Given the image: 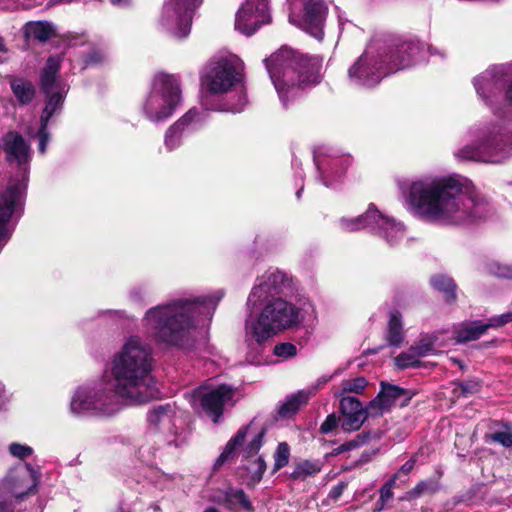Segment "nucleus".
Returning <instances> with one entry per match:
<instances>
[{"instance_id":"nucleus-1","label":"nucleus","mask_w":512,"mask_h":512,"mask_svg":"<svg viewBox=\"0 0 512 512\" xmlns=\"http://www.w3.org/2000/svg\"><path fill=\"white\" fill-rule=\"evenodd\" d=\"M151 347L137 336L125 341L111 360V379L83 384L75 389L69 410L74 416H112L122 409L123 401L142 404L159 396L151 375Z\"/></svg>"},{"instance_id":"nucleus-2","label":"nucleus","mask_w":512,"mask_h":512,"mask_svg":"<svg viewBox=\"0 0 512 512\" xmlns=\"http://www.w3.org/2000/svg\"><path fill=\"white\" fill-rule=\"evenodd\" d=\"M411 204L428 220L446 225H467L488 214L487 203L464 190L455 177L426 178L411 184Z\"/></svg>"},{"instance_id":"nucleus-3","label":"nucleus","mask_w":512,"mask_h":512,"mask_svg":"<svg viewBox=\"0 0 512 512\" xmlns=\"http://www.w3.org/2000/svg\"><path fill=\"white\" fill-rule=\"evenodd\" d=\"M418 49L414 41L390 34L376 35L350 67L348 77L355 85L373 87L386 75L409 67Z\"/></svg>"},{"instance_id":"nucleus-4","label":"nucleus","mask_w":512,"mask_h":512,"mask_svg":"<svg viewBox=\"0 0 512 512\" xmlns=\"http://www.w3.org/2000/svg\"><path fill=\"white\" fill-rule=\"evenodd\" d=\"M265 64L284 107L289 97L294 98L301 90L321 81L322 60L316 56H304L287 47L265 59Z\"/></svg>"},{"instance_id":"nucleus-5","label":"nucleus","mask_w":512,"mask_h":512,"mask_svg":"<svg viewBox=\"0 0 512 512\" xmlns=\"http://www.w3.org/2000/svg\"><path fill=\"white\" fill-rule=\"evenodd\" d=\"M2 145L7 161L15 164L18 172L0 195V242L7 241L10 237L8 222L22 208L31 160L30 144L18 132L6 133L2 138Z\"/></svg>"},{"instance_id":"nucleus-6","label":"nucleus","mask_w":512,"mask_h":512,"mask_svg":"<svg viewBox=\"0 0 512 512\" xmlns=\"http://www.w3.org/2000/svg\"><path fill=\"white\" fill-rule=\"evenodd\" d=\"M149 338L158 345L180 347L192 324V300L179 298L149 308L142 319Z\"/></svg>"},{"instance_id":"nucleus-7","label":"nucleus","mask_w":512,"mask_h":512,"mask_svg":"<svg viewBox=\"0 0 512 512\" xmlns=\"http://www.w3.org/2000/svg\"><path fill=\"white\" fill-rule=\"evenodd\" d=\"M265 303L258 319L247 320L245 342L248 348L246 360L250 364H259L263 344L271 336L283 329L299 323V309L281 297L262 300Z\"/></svg>"},{"instance_id":"nucleus-8","label":"nucleus","mask_w":512,"mask_h":512,"mask_svg":"<svg viewBox=\"0 0 512 512\" xmlns=\"http://www.w3.org/2000/svg\"><path fill=\"white\" fill-rule=\"evenodd\" d=\"M184 102L181 76L165 71L156 72L150 81L140 113L149 122L161 124L170 119Z\"/></svg>"},{"instance_id":"nucleus-9","label":"nucleus","mask_w":512,"mask_h":512,"mask_svg":"<svg viewBox=\"0 0 512 512\" xmlns=\"http://www.w3.org/2000/svg\"><path fill=\"white\" fill-rule=\"evenodd\" d=\"M63 56L60 54L50 56L40 74V88L46 96V105L40 116V127L36 134L39 140L38 150L41 154L46 152L50 139L47 125L53 115L60 112L67 92L65 83L58 77Z\"/></svg>"},{"instance_id":"nucleus-10","label":"nucleus","mask_w":512,"mask_h":512,"mask_svg":"<svg viewBox=\"0 0 512 512\" xmlns=\"http://www.w3.org/2000/svg\"><path fill=\"white\" fill-rule=\"evenodd\" d=\"M243 62L233 54L221 56L210 61L200 76L201 105L205 109H213L208 105V94L218 95L228 92L241 82Z\"/></svg>"},{"instance_id":"nucleus-11","label":"nucleus","mask_w":512,"mask_h":512,"mask_svg":"<svg viewBox=\"0 0 512 512\" xmlns=\"http://www.w3.org/2000/svg\"><path fill=\"white\" fill-rule=\"evenodd\" d=\"M512 155V134L502 125H493L476 145H467L456 153L463 160L497 163Z\"/></svg>"},{"instance_id":"nucleus-12","label":"nucleus","mask_w":512,"mask_h":512,"mask_svg":"<svg viewBox=\"0 0 512 512\" xmlns=\"http://www.w3.org/2000/svg\"><path fill=\"white\" fill-rule=\"evenodd\" d=\"M340 226L347 232L370 228L385 239L391 246L402 240L405 234L404 227L401 223L382 215L372 204L364 214L358 217L351 219L342 218L340 220Z\"/></svg>"},{"instance_id":"nucleus-13","label":"nucleus","mask_w":512,"mask_h":512,"mask_svg":"<svg viewBox=\"0 0 512 512\" xmlns=\"http://www.w3.org/2000/svg\"><path fill=\"white\" fill-rule=\"evenodd\" d=\"M175 405L170 403L152 407L147 413V436L149 441L157 444L179 447L182 443L174 421Z\"/></svg>"},{"instance_id":"nucleus-14","label":"nucleus","mask_w":512,"mask_h":512,"mask_svg":"<svg viewBox=\"0 0 512 512\" xmlns=\"http://www.w3.org/2000/svg\"><path fill=\"white\" fill-rule=\"evenodd\" d=\"M192 0H167L161 12L159 26L175 39H185L190 33Z\"/></svg>"},{"instance_id":"nucleus-15","label":"nucleus","mask_w":512,"mask_h":512,"mask_svg":"<svg viewBox=\"0 0 512 512\" xmlns=\"http://www.w3.org/2000/svg\"><path fill=\"white\" fill-rule=\"evenodd\" d=\"M41 481V471L31 464H19L9 471L3 481L4 488L16 503L35 495Z\"/></svg>"},{"instance_id":"nucleus-16","label":"nucleus","mask_w":512,"mask_h":512,"mask_svg":"<svg viewBox=\"0 0 512 512\" xmlns=\"http://www.w3.org/2000/svg\"><path fill=\"white\" fill-rule=\"evenodd\" d=\"M201 389L202 387H199L197 393L200 396L202 411L214 424H218L225 410L235 406L236 389L226 384L209 388L205 392H202ZM195 393L196 391H194Z\"/></svg>"},{"instance_id":"nucleus-17","label":"nucleus","mask_w":512,"mask_h":512,"mask_svg":"<svg viewBox=\"0 0 512 512\" xmlns=\"http://www.w3.org/2000/svg\"><path fill=\"white\" fill-rule=\"evenodd\" d=\"M270 21L268 0H246L236 13L235 29L246 36H251Z\"/></svg>"},{"instance_id":"nucleus-18","label":"nucleus","mask_w":512,"mask_h":512,"mask_svg":"<svg viewBox=\"0 0 512 512\" xmlns=\"http://www.w3.org/2000/svg\"><path fill=\"white\" fill-rule=\"evenodd\" d=\"M258 281L248 297V305L255 306L262 300L275 299L276 296L287 295L292 290V278L278 270L267 271Z\"/></svg>"},{"instance_id":"nucleus-19","label":"nucleus","mask_w":512,"mask_h":512,"mask_svg":"<svg viewBox=\"0 0 512 512\" xmlns=\"http://www.w3.org/2000/svg\"><path fill=\"white\" fill-rule=\"evenodd\" d=\"M222 297L223 292L221 291L209 295L194 296V332L197 330V336L194 335V342L197 340L203 345L206 344L214 312Z\"/></svg>"},{"instance_id":"nucleus-20","label":"nucleus","mask_w":512,"mask_h":512,"mask_svg":"<svg viewBox=\"0 0 512 512\" xmlns=\"http://www.w3.org/2000/svg\"><path fill=\"white\" fill-rule=\"evenodd\" d=\"M504 81L503 69L492 67L474 79V86L485 103L491 105L492 99L501 93Z\"/></svg>"},{"instance_id":"nucleus-21","label":"nucleus","mask_w":512,"mask_h":512,"mask_svg":"<svg viewBox=\"0 0 512 512\" xmlns=\"http://www.w3.org/2000/svg\"><path fill=\"white\" fill-rule=\"evenodd\" d=\"M340 411L343 415L341 427L346 432L358 430L368 415V406L363 408L362 403L355 397L344 396L340 400Z\"/></svg>"},{"instance_id":"nucleus-22","label":"nucleus","mask_w":512,"mask_h":512,"mask_svg":"<svg viewBox=\"0 0 512 512\" xmlns=\"http://www.w3.org/2000/svg\"><path fill=\"white\" fill-rule=\"evenodd\" d=\"M407 390L392 385L389 383L381 382V390L378 395L368 404V415L371 417H378L388 412L392 406L401 397H407Z\"/></svg>"},{"instance_id":"nucleus-23","label":"nucleus","mask_w":512,"mask_h":512,"mask_svg":"<svg viewBox=\"0 0 512 512\" xmlns=\"http://www.w3.org/2000/svg\"><path fill=\"white\" fill-rule=\"evenodd\" d=\"M192 135V109L187 110L165 131L164 146L168 151L179 149Z\"/></svg>"},{"instance_id":"nucleus-24","label":"nucleus","mask_w":512,"mask_h":512,"mask_svg":"<svg viewBox=\"0 0 512 512\" xmlns=\"http://www.w3.org/2000/svg\"><path fill=\"white\" fill-rule=\"evenodd\" d=\"M488 322L482 323L481 321L464 322L455 327V339L459 343H466L474 341L483 336L489 329Z\"/></svg>"},{"instance_id":"nucleus-25","label":"nucleus","mask_w":512,"mask_h":512,"mask_svg":"<svg viewBox=\"0 0 512 512\" xmlns=\"http://www.w3.org/2000/svg\"><path fill=\"white\" fill-rule=\"evenodd\" d=\"M309 399V393L299 391L295 394L288 396L277 409L278 419H288L292 417L302 405L306 404Z\"/></svg>"},{"instance_id":"nucleus-26","label":"nucleus","mask_w":512,"mask_h":512,"mask_svg":"<svg viewBox=\"0 0 512 512\" xmlns=\"http://www.w3.org/2000/svg\"><path fill=\"white\" fill-rule=\"evenodd\" d=\"M10 87L18 103L21 105H28L36 95L34 84L23 78L12 77L10 79Z\"/></svg>"},{"instance_id":"nucleus-27","label":"nucleus","mask_w":512,"mask_h":512,"mask_svg":"<svg viewBox=\"0 0 512 512\" xmlns=\"http://www.w3.org/2000/svg\"><path fill=\"white\" fill-rule=\"evenodd\" d=\"M404 339L402 316L399 311H392L388 321L386 340L390 346L398 347Z\"/></svg>"},{"instance_id":"nucleus-28","label":"nucleus","mask_w":512,"mask_h":512,"mask_svg":"<svg viewBox=\"0 0 512 512\" xmlns=\"http://www.w3.org/2000/svg\"><path fill=\"white\" fill-rule=\"evenodd\" d=\"M501 429L485 434L486 443H498L504 448H512V426L509 423H497Z\"/></svg>"},{"instance_id":"nucleus-29","label":"nucleus","mask_w":512,"mask_h":512,"mask_svg":"<svg viewBox=\"0 0 512 512\" xmlns=\"http://www.w3.org/2000/svg\"><path fill=\"white\" fill-rule=\"evenodd\" d=\"M27 37L45 42L54 34L53 26L48 22H30L25 26Z\"/></svg>"},{"instance_id":"nucleus-30","label":"nucleus","mask_w":512,"mask_h":512,"mask_svg":"<svg viewBox=\"0 0 512 512\" xmlns=\"http://www.w3.org/2000/svg\"><path fill=\"white\" fill-rule=\"evenodd\" d=\"M223 501L228 504V508L252 509L251 503L242 489L228 488L223 493Z\"/></svg>"},{"instance_id":"nucleus-31","label":"nucleus","mask_w":512,"mask_h":512,"mask_svg":"<svg viewBox=\"0 0 512 512\" xmlns=\"http://www.w3.org/2000/svg\"><path fill=\"white\" fill-rule=\"evenodd\" d=\"M431 285L436 290L444 293L445 300L449 303L456 299V284L453 279L445 275H435L431 278Z\"/></svg>"},{"instance_id":"nucleus-32","label":"nucleus","mask_w":512,"mask_h":512,"mask_svg":"<svg viewBox=\"0 0 512 512\" xmlns=\"http://www.w3.org/2000/svg\"><path fill=\"white\" fill-rule=\"evenodd\" d=\"M247 427H242L238 430L237 434L231 438L226 444L223 452L218 457L216 465H221L228 459L232 458L235 454L236 449L241 446L247 435Z\"/></svg>"},{"instance_id":"nucleus-33","label":"nucleus","mask_w":512,"mask_h":512,"mask_svg":"<svg viewBox=\"0 0 512 512\" xmlns=\"http://www.w3.org/2000/svg\"><path fill=\"white\" fill-rule=\"evenodd\" d=\"M440 488L438 481L427 479L420 481L414 488L406 493L405 499L413 500L425 494H433Z\"/></svg>"},{"instance_id":"nucleus-34","label":"nucleus","mask_w":512,"mask_h":512,"mask_svg":"<svg viewBox=\"0 0 512 512\" xmlns=\"http://www.w3.org/2000/svg\"><path fill=\"white\" fill-rule=\"evenodd\" d=\"M321 471V464L319 461H310L305 460L298 463L293 472L291 473V477L293 479L305 478L308 476H314Z\"/></svg>"},{"instance_id":"nucleus-35","label":"nucleus","mask_w":512,"mask_h":512,"mask_svg":"<svg viewBox=\"0 0 512 512\" xmlns=\"http://www.w3.org/2000/svg\"><path fill=\"white\" fill-rule=\"evenodd\" d=\"M368 381L364 377H357L354 379H347L341 382L342 393H356L360 394L364 391Z\"/></svg>"},{"instance_id":"nucleus-36","label":"nucleus","mask_w":512,"mask_h":512,"mask_svg":"<svg viewBox=\"0 0 512 512\" xmlns=\"http://www.w3.org/2000/svg\"><path fill=\"white\" fill-rule=\"evenodd\" d=\"M289 457V445L286 442L279 443L274 454V470L277 471L286 466L289 462Z\"/></svg>"},{"instance_id":"nucleus-37","label":"nucleus","mask_w":512,"mask_h":512,"mask_svg":"<svg viewBox=\"0 0 512 512\" xmlns=\"http://www.w3.org/2000/svg\"><path fill=\"white\" fill-rule=\"evenodd\" d=\"M398 479V474H394L380 489V498L379 501L382 503L381 507L378 508V511L387 508L386 503L390 501L393 497V488L396 486V481Z\"/></svg>"},{"instance_id":"nucleus-38","label":"nucleus","mask_w":512,"mask_h":512,"mask_svg":"<svg viewBox=\"0 0 512 512\" xmlns=\"http://www.w3.org/2000/svg\"><path fill=\"white\" fill-rule=\"evenodd\" d=\"M417 357L418 356L414 352H403L395 358V364L399 369L418 367L420 362Z\"/></svg>"},{"instance_id":"nucleus-39","label":"nucleus","mask_w":512,"mask_h":512,"mask_svg":"<svg viewBox=\"0 0 512 512\" xmlns=\"http://www.w3.org/2000/svg\"><path fill=\"white\" fill-rule=\"evenodd\" d=\"M148 478L156 487L160 489L171 488L172 486L171 476L161 471L151 470Z\"/></svg>"},{"instance_id":"nucleus-40","label":"nucleus","mask_w":512,"mask_h":512,"mask_svg":"<svg viewBox=\"0 0 512 512\" xmlns=\"http://www.w3.org/2000/svg\"><path fill=\"white\" fill-rule=\"evenodd\" d=\"M418 357H423L434 352V341L422 339L419 343L410 348Z\"/></svg>"},{"instance_id":"nucleus-41","label":"nucleus","mask_w":512,"mask_h":512,"mask_svg":"<svg viewBox=\"0 0 512 512\" xmlns=\"http://www.w3.org/2000/svg\"><path fill=\"white\" fill-rule=\"evenodd\" d=\"M457 387L461 390V395L467 397L469 395L475 394L480 390V382L476 379L462 381L455 383Z\"/></svg>"},{"instance_id":"nucleus-42","label":"nucleus","mask_w":512,"mask_h":512,"mask_svg":"<svg viewBox=\"0 0 512 512\" xmlns=\"http://www.w3.org/2000/svg\"><path fill=\"white\" fill-rule=\"evenodd\" d=\"M9 452L12 456L23 460L32 455L33 449L28 445L20 443H11L9 445Z\"/></svg>"},{"instance_id":"nucleus-43","label":"nucleus","mask_w":512,"mask_h":512,"mask_svg":"<svg viewBox=\"0 0 512 512\" xmlns=\"http://www.w3.org/2000/svg\"><path fill=\"white\" fill-rule=\"evenodd\" d=\"M273 352L278 357L289 358L296 355L297 348L292 343L284 342L277 344Z\"/></svg>"},{"instance_id":"nucleus-44","label":"nucleus","mask_w":512,"mask_h":512,"mask_svg":"<svg viewBox=\"0 0 512 512\" xmlns=\"http://www.w3.org/2000/svg\"><path fill=\"white\" fill-rule=\"evenodd\" d=\"M264 431H260L255 437L247 444L244 452L247 456H252L258 453L263 444Z\"/></svg>"},{"instance_id":"nucleus-45","label":"nucleus","mask_w":512,"mask_h":512,"mask_svg":"<svg viewBox=\"0 0 512 512\" xmlns=\"http://www.w3.org/2000/svg\"><path fill=\"white\" fill-rule=\"evenodd\" d=\"M339 424V418L336 414L332 413L327 416L325 421L320 426V432L323 434H328L333 431Z\"/></svg>"},{"instance_id":"nucleus-46","label":"nucleus","mask_w":512,"mask_h":512,"mask_svg":"<svg viewBox=\"0 0 512 512\" xmlns=\"http://www.w3.org/2000/svg\"><path fill=\"white\" fill-rule=\"evenodd\" d=\"M155 448L151 447L149 443L142 445L138 450L139 459L147 464L152 463Z\"/></svg>"},{"instance_id":"nucleus-47","label":"nucleus","mask_w":512,"mask_h":512,"mask_svg":"<svg viewBox=\"0 0 512 512\" xmlns=\"http://www.w3.org/2000/svg\"><path fill=\"white\" fill-rule=\"evenodd\" d=\"M487 322L490 328L501 327L509 322H512V312H507L500 316L492 317Z\"/></svg>"},{"instance_id":"nucleus-48","label":"nucleus","mask_w":512,"mask_h":512,"mask_svg":"<svg viewBox=\"0 0 512 512\" xmlns=\"http://www.w3.org/2000/svg\"><path fill=\"white\" fill-rule=\"evenodd\" d=\"M106 58V54L102 50H93L86 58L87 65H97L102 63Z\"/></svg>"},{"instance_id":"nucleus-49","label":"nucleus","mask_w":512,"mask_h":512,"mask_svg":"<svg viewBox=\"0 0 512 512\" xmlns=\"http://www.w3.org/2000/svg\"><path fill=\"white\" fill-rule=\"evenodd\" d=\"M254 464L256 468L253 474V480L259 482L266 470V463L264 459L261 456H259Z\"/></svg>"},{"instance_id":"nucleus-50","label":"nucleus","mask_w":512,"mask_h":512,"mask_svg":"<svg viewBox=\"0 0 512 512\" xmlns=\"http://www.w3.org/2000/svg\"><path fill=\"white\" fill-rule=\"evenodd\" d=\"M418 454H414L408 461H406L396 472L395 474H398V477L400 474L408 475L413 469L417 462Z\"/></svg>"},{"instance_id":"nucleus-51","label":"nucleus","mask_w":512,"mask_h":512,"mask_svg":"<svg viewBox=\"0 0 512 512\" xmlns=\"http://www.w3.org/2000/svg\"><path fill=\"white\" fill-rule=\"evenodd\" d=\"M495 274L497 276H499V277L511 278L512 279V266L497 265V269L495 270Z\"/></svg>"},{"instance_id":"nucleus-52","label":"nucleus","mask_w":512,"mask_h":512,"mask_svg":"<svg viewBox=\"0 0 512 512\" xmlns=\"http://www.w3.org/2000/svg\"><path fill=\"white\" fill-rule=\"evenodd\" d=\"M347 487V484L345 483H339L337 484L336 486H334L330 493H329V497L334 499V500H337L343 493V491L346 489Z\"/></svg>"},{"instance_id":"nucleus-53","label":"nucleus","mask_w":512,"mask_h":512,"mask_svg":"<svg viewBox=\"0 0 512 512\" xmlns=\"http://www.w3.org/2000/svg\"><path fill=\"white\" fill-rule=\"evenodd\" d=\"M246 103H247L246 96L241 95L239 98V103L237 105L227 107V108H225V110L233 112V113L241 112L243 110L244 106L246 105Z\"/></svg>"},{"instance_id":"nucleus-54","label":"nucleus","mask_w":512,"mask_h":512,"mask_svg":"<svg viewBox=\"0 0 512 512\" xmlns=\"http://www.w3.org/2000/svg\"><path fill=\"white\" fill-rule=\"evenodd\" d=\"M505 96H506V100L512 106V83L508 86Z\"/></svg>"},{"instance_id":"nucleus-55","label":"nucleus","mask_w":512,"mask_h":512,"mask_svg":"<svg viewBox=\"0 0 512 512\" xmlns=\"http://www.w3.org/2000/svg\"><path fill=\"white\" fill-rule=\"evenodd\" d=\"M111 3L116 6L124 7L130 3V0H111Z\"/></svg>"},{"instance_id":"nucleus-56","label":"nucleus","mask_w":512,"mask_h":512,"mask_svg":"<svg viewBox=\"0 0 512 512\" xmlns=\"http://www.w3.org/2000/svg\"><path fill=\"white\" fill-rule=\"evenodd\" d=\"M370 437V433H362L357 435V438L360 439V443H365Z\"/></svg>"},{"instance_id":"nucleus-57","label":"nucleus","mask_w":512,"mask_h":512,"mask_svg":"<svg viewBox=\"0 0 512 512\" xmlns=\"http://www.w3.org/2000/svg\"><path fill=\"white\" fill-rule=\"evenodd\" d=\"M0 52H6L4 40L0 37Z\"/></svg>"},{"instance_id":"nucleus-58","label":"nucleus","mask_w":512,"mask_h":512,"mask_svg":"<svg viewBox=\"0 0 512 512\" xmlns=\"http://www.w3.org/2000/svg\"><path fill=\"white\" fill-rule=\"evenodd\" d=\"M332 377H333V376H329V377H324V378H322V379L320 380L319 385H320V384H325V383H327L328 381H330V380L332 379Z\"/></svg>"},{"instance_id":"nucleus-59","label":"nucleus","mask_w":512,"mask_h":512,"mask_svg":"<svg viewBox=\"0 0 512 512\" xmlns=\"http://www.w3.org/2000/svg\"><path fill=\"white\" fill-rule=\"evenodd\" d=\"M7 509L6 504L0 502V512H4Z\"/></svg>"},{"instance_id":"nucleus-60","label":"nucleus","mask_w":512,"mask_h":512,"mask_svg":"<svg viewBox=\"0 0 512 512\" xmlns=\"http://www.w3.org/2000/svg\"><path fill=\"white\" fill-rule=\"evenodd\" d=\"M202 2H203V0H194V9H195L197 6L201 5V4H202Z\"/></svg>"},{"instance_id":"nucleus-61","label":"nucleus","mask_w":512,"mask_h":512,"mask_svg":"<svg viewBox=\"0 0 512 512\" xmlns=\"http://www.w3.org/2000/svg\"><path fill=\"white\" fill-rule=\"evenodd\" d=\"M139 294H140V290H138V291H132V292H131V296H132L133 298H136Z\"/></svg>"},{"instance_id":"nucleus-62","label":"nucleus","mask_w":512,"mask_h":512,"mask_svg":"<svg viewBox=\"0 0 512 512\" xmlns=\"http://www.w3.org/2000/svg\"><path fill=\"white\" fill-rule=\"evenodd\" d=\"M204 512H217V510L215 508L210 507V508L205 509Z\"/></svg>"},{"instance_id":"nucleus-63","label":"nucleus","mask_w":512,"mask_h":512,"mask_svg":"<svg viewBox=\"0 0 512 512\" xmlns=\"http://www.w3.org/2000/svg\"><path fill=\"white\" fill-rule=\"evenodd\" d=\"M455 363H457L461 369H464V365L460 360H455Z\"/></svg>"},{"instance_id":"nucleus-64","label":"nucleus","mask_w":512,"mask_h":512,"mask_svg":"<svg viewBox=\"0 0 512 512\" xmlns=\"http://www.w3.org/2000/svg\"><path fill=\"white\" fill-rule=\"evenodd\" d=\"M301 192H302V189H300V190H298V191H297L296 195H297V197H298V198H300V196H301Z\"/></svg>"}]
</instances>
